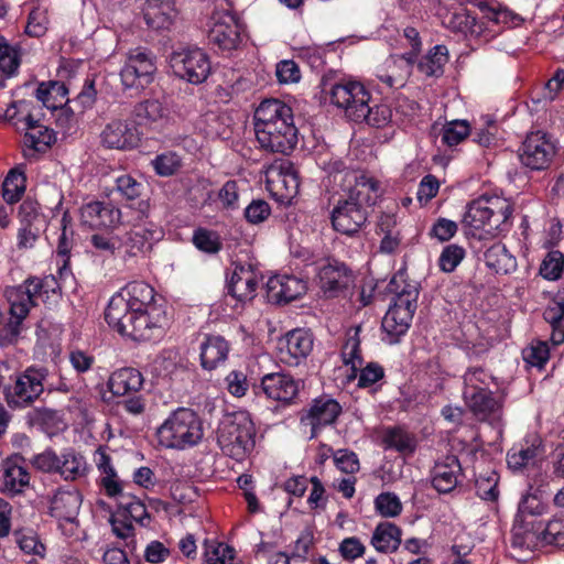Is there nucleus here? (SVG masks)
Here are the masks:
<instances>
[{
  "label": "nucleus",
  "mask_w": 564,
  "mask_h": 564,
  "mask_svg": "<svg viewBox=\"0 0 564 564\" xmlns=\"http://www.w3.org/2000/svg\"><path fill=\"white\" fill-rule=\"evenodd\" d=\"M105 321L121 336L139 343L160 340L170 323L155 290L143 281L129 282L110 297Z\"/></svg>",
  "instance_id": "1"
},
{
  "label": "nucleus",
  "mask_w": 564,
  "mask_h": 564,
  "mask_svg": "<svg viewBox=\"0 0 564 564\" xmlns=\"http://www.w3.org/2000/svg\"><path fill=\"white\" fill-rule=\"evenodd\" d=\"M253 129L263 152L289 156L296 149L299 129L294 123L293 109L280 99L260 102L253 113Z\"/></svg>",
  "instance_id": "2"
},
{
  "label": "nucleus",
  "mask_w": 564,
  "mask_h": 564,
  "mask_svg": "<svg viewBox=\"0 0 564 564\" xmlns=\"http://www.w3.org/2000/svg\"><path fill=\"white\" fill-rule=\"evenodd\" d=\"M10 303V317L0 334V348L14 345L22 330L23 321L30 314L32 307L56 303L62 297L61 284L54 274L43 278L29 275L21 284L7 290Z\"/></svg>",
  "instance_id": "3"
},
{
  "label": "nucleus",
  "mask_w": 564,
  "mask_h": 564,
  "mask_svg": "<svg viewBox=\"0 0 564 564\" xmlns=\"http://www.w3.org/2000/svg\"><path fill=\"white\" fill-rule=\"evenodd\" d=\"M347 174L354 177L355 185L349 188L347 197L334 206L330 221L335 231L352 237L366 225L379 197L380 183L371 176Z\"/></svg>",
  "instance_id": "4"
},
{
  "label": "nucleus",
  "mask_w": 564,
  "mask_h": 564,
  "mask_svg": "<svg viewBox=\"0 0 564 564\" xmlns=\"http://www.w3.org/2000/svg\"><path fill=\"white\" fill-rule=\"evenodd\" d=\"M254 437V423L246 411L226 413L217 429V444L221 452L237 462L253 451Z\"/></svg>",
  "instance_id": "5"
},
{
  "label": "nucleus",
  "mask_w": 564,
  "mask_h": 564,
  "mask_svg": "<svg viewBox=\"0 0 564 564\" xmlns=\"http://www.w3.org/2000/svg\"><path fill=\"white\" fill-rule=\"evenodd\" d=\"M161 445L166 448L184 449L197 445L203 438V425L195 411L178 408L158 429Z\"/></svg>",
  "instance_id": "6"
},
{
  "label": "nucleus",
  "mask_w": 564,
  "mask_h": 564,
  "mask_svg": "<svg viewBox=\"0 0 564 564\" xmlns=\"http://www.w3.org/2000/svg\"><path fill=\"white\" fill-rule=\"evenodd\" d=\"M512 207L507 202H492L480 197L470 202L463 217V224L475 230H482L489 236L509 231Z\"/></svg>",
  "instance_id": "7"
},
{
  "label": "nucleus",
  "mask_w": 564,
  "mask_h": 564,
  "mask_svg": "<svg viewBox=\"0 0 564 564\" xmlns=\"http://www.w3.org/2000/svg\"><path fill=\"white\" fill-rule=\"evenodd\" d=\"M245 25L227 0L214 3L210 14V29L208 43L221 53H230L239 48L242 43Z\"/></svg>",
  "instance_id": "8"
},
{
  "label": "nucleus",
  "mask_w": 564,
  "mask_h": 564,
  "mask_svg": "<svg viewBox=\"0 0 564 564\" xmlns=\"http://www.w3.org/2000/svg\"><path fill=\"white\" fill-rule=\"evenodd\" d=\"M8 118L15 126L23 124L25 133L23 135V155L26 159H37L39 154L46 153L56 141L53 129L43 126L40 118L29 110L26 101H19L7 111Z\"/></svg>",
  "instance_id": "9"
},
{
  "label": "nucleus",
  "mask_w": 564,
  "mask_h": 564,
  "mask_svg": "<svg viewBox=\"0 0 564 564\" xmlns=\"http://www.w3.org/2000/svg\"><path fill=\"white\" fill-rule=\"evenodd\" d=\"M319 86L322 93L329 95L330 102L343 109L345 116L354 122H359V118H365L364 111L367 105L372 102L370 91L360 82L333 83L330 76L324 75Z\"/></svg>",
  "instance_id": "10"
},
{
  "label": "nucleus",
  "mask_w": 564,
  "mask_h": 564,
  "mask_svg": "<svg viewBox=\"0 0 564 564\" xmlns=\"http://www.w3.org/2000/svg\"><path fill=\"white\" fill-rule=\"evenodd\" d=\"M46 367L30 366L17 373L12 384L4 388V399L10 409L31 406L45 391Z\"/></svg>",
  "instance_id": "11"
},
{
  "label": "nucleus",
  "mask_w": 564,
  "mask_h": 564,
  "mask_svg": "<svg viewBox=\"0 0 564 564\" xmlns=\"http://www.w3.org/2000/svg\"><path fill=\"white\" fill-rule=\"evenodd\" d=\"M556 154L557 145L553 137L540 130L528 133L518 149L520 164L529 172L550 170Z\"/></svg>",
  "instance_id": "12"
},
{
  "label": "nucleus",
  "mask_w": 564,
  "mask_h": 564,
  "mask_svg": "<svg viewBox=\"0 0 564 564\" xmlns=\"http://www.w3.org/2000/svg\"><path fill=\"white\" fill-rule=\"evenodd\" d=\"M301 380L290 372H269L252 386L256 395H264L275 402V409H285L299 403Z\"/></svg>",
  "instance_id": "13"
},
{
  "label": "nucleus",
  "mask_w": 564,
  "mask_h": 564,
  "mask_svg": "<svg viewBox=\"0 0 564 564\" xmlns=\"http://www.w3.org/2000/svg\"><path fill=\"white\" fill-rule=\"evenodd\" d=\"M170 65L175 76L193 85L204 83L212 70L209 56L199 47L174 52L171 55Z\"/></svg>",
  "instance_id": "14"
},
{
  "label": "nucleus",
  "mask_w": 564,
  "mask_h": 564,
  "mask_svg": "<svg viewBox=\"0 0 564 564\" xmlns=\"http://www.w3.org/2000/svg\"><path fill=\"white\" fill-rule=\"evenodd\" d=\"M527 529L523 534L513 533L512 545L524 546L535 538L538 541L555 546H564V513L556 514L547 521L524 520Z\"/></svg>",
  "instance_id": "15"
},
{
  "label": "nucleus",
  "mask_w": 564,
  "mask_h": 564,
  "mask_svg": "<svg viewBox=\"0 0 564 564\" xmlns=\"http://www.w3.org/2000/svg\"><path fill=\"white\" fill-rule=\"evenodd\" d=\"M162 229L153 221H143L119 236L120 257L127 262L152 249L154 241L161 239Z\"/></svg>",
  "instance_id": "16"
},
{
  "label": "nucleus",
  "mask_w": 564,
  "mask_h": 564,
  "mask_svg": "<svg viewBox=\"0 0 564 564\" xmlns=\"http://www.w3.org/2000/svg\"><path fill=\"white\" fill-rule=\"evenodd\" d=\"M156 72L155 56L148 50L132 51L120 72L126 88H144L154 79Z\"/></svg>",
  "instance_id": "17"
},
{
  "label": "nucleus",
  "mask_w": 564,
  "mask_h": 564,
  "mask_svg": "<svg viewBox=\"0 0 564 564\" xmlns=\"http://www.w3.org/2000/svg\"><path fill=\"white\" fill-rule=\"evenodd\" d=\"M314 347V335L308 328H294L281 336L276 343L279 359L290 366H299L310 356Z\"/></svg>",
  "instance_id": "18"
},
{
  "label": "nucleus",
  "mask_w": 564,
  "mask_h": 564,
  "mask_svg": "<svg viewBox=\"0 0 564 564\" xmlns=\"http://www.w3.org/2000/svg\"><path fill=\"white\" fill-rule=\"evenodd\" d=\"M142 132L132 121L113 119L100 133L101 144L107 149L133 150L141 143Z\"/></svg>",
  "instance_id": "19"
},
{
  "label": "nucleus",
  "mask_w": 564,
  "mask_h": 564,
  "mask_svg": "<svg viewBox=\"0 0 564 564\" xmlns=\"http://www.w3.org/2000/svg\"><path fill=\"white\" fill-rule=\"evenodd\" d=\"M343 408L337 400L322 395L312 401L301 421L307 422L311 426V438H314L324 427L335 424Z\"/></svg>",
  "instance_id": "20"
},
{
  "label": "nucleus",
  "mask_w": 564,
  "mask_h": 564,
  "mask_svg": "<svg viewBox=\"0 0 564 564\" xmlns=\"http://www.w3.org/2000/svg\"><path fill=\"white\" fill-rule=\"evenodd\" d=\"M464 469L459 458L446 455L435 463L431 470V485L441 495L453 492L464 479Z\"/></svg>",
  "instance_id": "21"
},
{
  "label": "nucleus",
  "mask_w": 564,
  "mask_h": 564,
  "mask_svg": "<svg viewBox=\"0 0 564 564\" xmlns=\"http://www.w3.org/2000/svg\"><path fill=\"white\" fill-rule=\"evenodd\" d=\"M230 343L218 334H203L199 340V365L204 370L213 371L228 359Z\"/></svg>",
  "instance_id": "22"
},
{
  "label": "nucleus",
  "mask_w": 564,
  "mask_h": 564,
  "mask_svg": "<svg viewBox=\"0 0 564 564\" xmlns=\"http://www.w3.org/2000/svg\"><path fill=\"white\" fill-rule=\"evenodd\" d=\"M259 285L257 272L251 264L236 263L226 289L227 294L239 302L251 301Z\"/></svg>",
  "instance_id": "23"
},
{
  "label": "nucleus",
  "mask_w": 564,
  "mask_h": 564,
  "mask_svg": "<svg viewBox=\"0 0 564 564\" xmlns=\"http://www.w3.org/2000/svg\"><path fill=\"white\" fill-rule=\"evenodd\" d=\"M80 218L91 229L113 228L121 221V210L111 203L93 200L82 207Z\"/></svg>",
  "instance_id": "24"
},
{
  "label": "nucleus",
  "mask_w": 564,
  "mask_h": 564,
  "mask_svg": "<svg viewBox=\"0 0 564 564\" xmlns=\"http://www.w3.org/2000/svg\"><path fill=\"white\" fill-rule=\"evenodd\" d=\"M318 278L323 292L328 297H335L348 290L352 272L345 263L334 260L321 268Z\"/></svg>",
  "instance_id": "25"
},
{
  "label": "nucleus",
  "mask_w": 564,
  "mask_h": 564,
  "mask_svg": "<svg viewBox=\"0 0 564 564\" xmlns=\"http://www.w3.org/2000/svg\"><path fill=\"white\" fill-rule=\"evenodd\" d=\"M306 282L292 274H276L267 282L268 297L278 303H290L306 292Z\"/></svg>",
  "instance_id": "26"
},
{
  "label": "nucleus",
  "mask_w": 564,
  "mask_h": 564,
  "mask_svg": "<svg viewBox=\"0 0 564 564\" xmlns=\"http://www.w3.org/2000/svg\"><path fill=\"white\" fill-rule=\"evenodd\" d=\"M466 405L479 421H498L502 412V402L497 399L492 391L482 390L477 393L463 395Z\"/></svg>",
  "instance_id": "27"
},
{
  "label": "nucleus",
  "mask_w": 564,
  "mask_h": 564,
  "mask_svg": "<svg viewBox=\"0 0 564 564\" xmlns=\"http://www.w3.org/2000/svg\"><path fill=\"white\" fill-rule=\"evenodd\" d=\"M30 484L28 469L12 459L0 466V492L10 497L22 494Z\"/></svg>",
  "instance_id": "28"
},
{
  "label": "nucleus",
  "mask_w": 564,
  "mask_h": 564,
  "mask_svg": "<svg viewBox=\"0 0 564 564\" xmlns=\"http://www.w3.org/2000/svg\"><path fill=\"white\" fill-rule=\"evenodd\" d=\"M144 383L142 372L133 367L115 370L108 378L107 387L113 397H122L140 392Z\"/></svg>",
  "instance_id": "29"
},
{
  "label": "nucleus",
  "mask_w": 564,
  "mask_h": 564,
  "mask_svg": "<svg viewBox=\"0 0 564 564\" xmlns=\"http://www.w3.org/2000/svg\"><path fill=\"white\" fill-rule=\"evenodd\" d=\"M466 2L479 9L481 19L486 21L485 28L489 24L501 26L497 32L502 29L520 26L524 21L520 14L500 6L494 7L487 1L466 0Z\"/></svg>",
  "instance_id": "30"
},
{
  "label": "nucleus",
  "mask_w": 564,
  "mask_h": 564,
  "mask_svg": "<svg viewBox=\"0 0 564 564\" xmlns=\"http://www.w3.org/2000/svg\"><path fill=\"white\" fill-rule=\"evenodd\" d=\"M82 501L78 490L58 489L50 500V514L58 520L73 522L79 512Z\"/></svg>",
  "instance_id": "31"
},
{
  "label": "nucleus",
  "mask_w": 564,
  "mask_h": 564,
  "mask_svg": "<svg viewBox=\"0 0 564 564\" xmlns=\"http://www.w3.org/2000/svg\"><path fill=\"white\" fill-rule=\"evenodd\" d=\"M176 17L174 0H147L143 7V18L147 25L153 30L169 29Z\"/></svg>",
  "instance_id": "32"
},
{
  "label": "nucleus",
  "mask_w": 564,
  "mask_h": 564,
  "mask_svg": "<svg viewBox=\"0 0 564 564\" xmlns=\"http://www.w3.org/2000/svg\"><path fill=\"white\" fill-rule=\"evenodd\" d=\"M131 116L137 128H156L166 120L169 109L159 99H145L133 106Z\"/></svg>",
  "instance_id": "33"
},
{
  "label": "nucleus",
  "mask_w": 564,
  "mask_h": 564,
  "mask_svg": "<svg viewBox=\"0 0 564 564\" xmlns=\"http://www.w3.org/2000/svg\"><path fill=\"white\" fill-rule=\"evenodd\" d=\"M411 324L412 318L408 317V312L388 310L381 322L382 341L389 345L399 344L408 334Z\"/></svg>",
  "instance_id": "34"
},
{
  "label": "nucleus",
  "mask_w": 564,
  "mask_h": 564,
  "mask_svg": "<svg viewBox=\"0 0 564 564\" xmlns=\"http://www.w3.org/2000/svg\"><path fill=\"white\" fill-rule=\"evenodd\" d=\"M113 498L117 500V509L120 511V514H124L131 521H134L143 528L150 525L152 518L148 512L147 506L140 498L130 492H126L122 486Z\"/></svg>",
  "instance_id": "35"
},
{
  "label": "nucleus",
  "mask_w": 564,
  "mask_h": 564,
  "mask_svg": "<svg viewBox=\"0 0 564 564\" xmlns=\"http://www.w3.org/2000/svg\"><path fill=\"white\" fill-rule=\"evenodd\" d=\"M484 262L496 274H511L518 268L517 258L501 242L494 243L484 252Z\"/></svg>",
  "instance_id": "36"
},
{
  "label": "nucleus",
  "mask_w": 564,
  "mask_h": 564,
  "mask_svg": "<svg viewBox=\"0 0 564 564\" xmlns=\"http://www.w3.org/2000/svg\"><path fill=\"white\" fill-rule=\"evenodd\" d=\"M402 530L392 522H380L375 528L371 545L380 553H394L402 542Z\"/></svg>",
  "instance_id": "37"
},
{
  "label": "nucleus",
  "mask_w": 564,
  "mask_h": 564,
  "mask_svg": "<svg viewBox=\"0 0 564 564\" xmlns=\"http://www.w3.org/2000/svg\"><path fill=\"white\" fill-rule=\"evenodd\" d=\"M57 474L67 481H74L87 475L89 467L85 457L74 448H65L59 454Z\"/></svg>",
  "instance_id": "38"
},
{
  "label": "nucleus",
  "mask_w": 564,
  "mask_h": 564,
  "mask_svg": "<svg viewBox=\"0 0 564 564\" xmlns=\"http://www.w3.org/2000/svg\"><path fill=\"white\" fill-rule=\"evenodd\" d=\"M448 48L444 44H437L431 47L423 55L416 65L417 70L427 76L438 78L444 74V67L448 62Z\"/></svg>",
  "instance_id": "39"
},
{
  "label": "nucleus",
  "mask_w": 564,
  "mask_h": 564,
  "mask_svg": "<svg viewBox=\"0 0 564 564\" xmlns=\"http://www.w3.org/2000/svg\"><path fill=\"white\" fill-rule=\"evenodd\" d=\"M410 76L408 64L402 61L398 62L393 56L386 61L384 67L377 74L379 82L391 89L404 87Z\"/></svg>",
  "instance_id": "40"
},
{
  "label": "nucleus",
  "mask_w": 564,
  "mask_h": 564,
  "mask_svg": "<svg viewBox=\"0 0 564 564\" xmlns=\"http://www.w3.org/2000/svg\"><path fill=\"white\" fill-rule=\"evenodd\" d=\"M449 25L458 32L475 36L482 35L485 31V21L465 7V0H460L458 10L452 14Z\"/></svg>",
  "instance_id": "41"
},
{
  "label": "nucleus",
  "mask_w": 564,
  "mask_h": 564,
  "mask_svg": "<svg viewBox=\"0 0 564 564\" xmlns=\"http://www.w3.org/2000/svg\"><path fill=\"white\" fill-rule=\"evenodd\" d=\"M95 463L102 474L100 486L108 497H115L122 484L117 479V473L111 464L110 455L99 447L95 453Z\"/></svg>",
  "instance_id": "42"
},
{
  "label": "nucleus",
  "mask_w": 564,
  "mask_h": 564,
  "mask_svg": "<svg viewBox=\"0 0 564 564\" xmlns=\"http://www.w3.org/2000/svg\"><path fill=\"white\" fill-rule=\"evenodd\" d=\"M68 95V88L63 82L48 80L39 84L35 90V97L42 105L51 110H56Z\"/></svg>",
  "instance_id": "43"
},
{
  "label": "nucleus",
  "mask_w": 564,
  "mask_h": 564,
  "mask_svg": "<svg viewBox=\"0 0 564 564\" xmlns=\"http://www.w3.org/2000/svg\"><path fill=\"white\" fill-rule=\"evenodd\" d=\"M382 442L386 448L394 449L404 455H412L417 446L415 436L402 426L387 427Z\"/></svg>",
  "instance_id": "44"
},
{
  "label": "nucleus",
  "mask_w": 564,
  "mask_h": 564,
  "mask_svg": "<svg viewBox=\"0 0 564 564\" xmlns=\"http://www.w3.org/2000/svg\"><path fill=\"white\" fill-rule=\"evenodd\" d=\"M364 116L365 118H359L358 123L366 122L372 128L381 129L390 123L399 124V120L393 118L391 106L384 102H369Z\"/></svg>",
  "instance_id": "45"
},
{
  "label": "nucleus",
  "mask_w": 564,
  "mask_h": 564,
  "mask_svg": "<svg viewBox=\"0 0 564 564\" xmlns=\"http://www.w3.org/2000/svg\"><path fill=\"white\" fill-rule=\"evenodd\" d=\"M359 333L360 326L356 327L354 334L348 336L341 349L344 364L346 366H351V373L348 376L349 380L357 378L358 367H361L364 364Z\"/></svg>",
  "instance_id": "46"
},
{
  "label": "nucleus",
  "mask_w": 564,
  "mask_h": 564,
  "mask_svg": "<svg viewBox=\"0 0 564 564\" xmlns=\"http://www.w3.org/2000/svg\"><path fill=\"white\" fill-rule=\"evenodd\" d=\"M539 445L532 443L512 446L507 454L508 467L514 471L522 470L534 462L538 456Z\"/></svg>",
  "instance_id": "47"
},
{
  "label": "nucleus",
  "mask_w": 564,
  "mask_h": 564,
  "mask_svg": "<svg viewBox=\"0 0 564 564\" xmlns=\"http://www.w3.org/2000/svg\"><path fill=\"white\" fill-rule=\"evenodd\" d=\"M21 64L20 50L0 34V76L3 80L14 75Z\"/></svg>",
  "instance_id": "48"
},
{
  "label": "nucleus",
  "mask_w": 564,
  "mask_h": 564,
  "mask_svg": "<svg viewBox=\"0 0 564 564\" xmlns=\"http://www.w3.org/2000/svg\"><path fill=\"white\" fill-rule=\"evenodd\" d=\"M21 64L20 50L0 34V76L3 80L14 75Z\"/></svg>",
  "instance_id": "49"
},
{
  "label": "nucleus",
  "mask_w": 564,
  "mask_h": 564,
  "mask_svg": "<svg viewBox=\"0 0 564 564\" xmlns=\"http://www.w3.org/2000/svg\"><path fill=\"white\" fill-rule=\"evenodd\" d=\"M192 242L200 252L207 254H217L224 247L220 235L215 230L204 227H198L194 230Z\"/></svg>",
  "instance_id": "50"
},
{
  "label": "nucleus",
  "mask_w": 564,
  "mask_h": 564,
  "mask_svg": "<svg viewBox=\"0 0 564 564\" xmlns=\"http://www.w3.org/2000/svg\"><path fill=\"white\" fill-rule=\"evenodd\" d=\"M463 395L488 390L494 377L482 367H469L464 376Z\"/></svg>",
  "instance_id": "51"
},
{
  "label": "nucleus",
  "mask_w": 564,
  "mask_h": 564,
  "mask_svg": "<svg viewBox=\"0 0 564 564\" xmlns=\"http://www.w3.org/2000/svg\"><path fill=\"white\" fill-rule=\"evenodd\" d=\"M109 522L113 534L118 539L123 540L127 547L134 550L137 541L133 521L124 514H120V511L117 509V511L110 516Z\"/></svg>",
  "instance_id": "52"
},
{
  "label": "nucleus",
  "mask_w": 564,
  "mask_h": 564,
  "mask_svg": "<svg viewBox=\"0 0 564 564\" xmlns=\"http://www.w3.org/2000/svg\"><path fill=\"white\" fill-rule=\"evenodd\" d=\"M471 133L470 126L466 120H453L446 122L441 129V141L448 148L456 147Z\"/></svg>",
  "instance_id": "53"
},
{
  "label": "nucleus",
  "mask_w": 564,
  "mask_h": 564,
  "mask_svg": "<svg viewBox=\"0 0 564 564\" xmlns=\"http://www.w3.org/2000/svg\"><path fill=\"white\" fill-rule=\"evenodd\" d=\"M26 176L24 171L14 167L9 171L3 182V196L9 203L18 202L24 194Z\"/></svg>",
  "instance_id": "54"
},
{
  "label": "nucleus",
  "mask_w": 564,
  "mask_h": 564,
  "mask_svg": "<svg viewBox=\"0 0 564 564\" xmlns=\"http://www.w3.org/2000/svg\"><path fill=\"white\" fill-rule=\"evenodd\" d=\"M419 294L420 291L417 284L404 285L402 291L398 293V296L393 297V303L389 306V310L408 312V317L413 319L414 313L417 308Z\"/></svg>",
  "instance_id": "55"
},
{
  "label": "nucleus",
  "mask_w": 564,
  "mask_h": 564,
  "mask_svg": "<svg viewBox=\"0 0 564 564\" xmlns=\"http://www.w3.org/2000/svg\"><path fill=\"white\" fill-rule=\"evenodd\" d=\"M564 273V254L558 250L549 251L539 268V274L547 281H557Z\"/></svg>",
  "instance_id": "56"
},
{
  "label": "nucleus",
  "mask_w": 564,
  "mask_h": 564,
  "mask_svg": "<svg viewBox=\"0 0 564 564\" xmlns=\"http://www.w3.org/2000/svg\"><path fill=\"white\" fill-rule=\"evenodd\" d=\"M13 536L20 550L25 554L37 555L42 558L45 556L46 547L32 529L15 530Z\"/></svg>",
  "instance_id": "57"
},
{
  "label": "nucleus",
  "mask_w": 564,
  "mask_h": 564,
  "mask_svg": "<svg viewBox=\"0 0 564 564\" xmlns=\"http://www.w3.org/2000/svg\"><path fill=\"white\" fill-rule=\"evenodd\" d=\"M236 551L232 546L214 540H205L204 561L206 564H223L227 561H234Z\"/></svg>",
  "instance_id": "58"
},
{
  "label": "nucleus",
  "mask_w": 564,
  "mask_h": 564,
  "mask_svg": "<svg viewBox=\"0 0 564 564\" xmlns=\"http://www.w3.org/2000/svg\"><path fill=\"white\" fill-rule=\"evenodd\" d=\"M28 422L32 426H39L44 431H48L58 426L61 421L59 412L54 409L41 406L33 408L28 412Z\"/></svg>",
  "instance_id": "59"
},
{
  "label": "nucleus",
  "mask_w": 564,
  "mask_h": 564,
  "mask_svg": "<svg viewBox=\"0 0 564 564\" xmlns=\"http://www.w3.org/2000/svg\"><path fill=\"white\" fill-rule=\"evenodd\" d=\"M498 482L499 475L495 470L479 475L475 480L476 495L486 501H497L499 498Z\"/></svg>",
  "instance_id": "60"
},
{
  "label": "nucleus",
  "mask_w": 564,
  "mask_h": 564,
  "mask_svg": "<svg viewBox=\"0 0 564 564\" xmlns=\"http://www.w3.org/2000/svg\"><path fill=\"white\" fill-rule=\"evenodd\" d=\"M375 509L383 518H395L402 512V502L394 492H381L375 499Z\"/></svg>",
  "instance_id": "61"
},
{
  "label": "nucleus",
  "mask_w": 564,
  "mask_h": 564,
  "mask_svg": "<svg viewBox=\"0 0 564 564\" xmlns=\"http://www.w3.org/2000/svg\"><path fill=\"white\" fill-rule=\"evenodd\" d=\"M18 217L22 226L46 227L45 216L36 202L25 199L19 206Z\"/></svg>",
  "instance_id": "62"
},
{
  "label": "nucleus",
  "mask_w": 564,
  "mask_h": 564,
  "mask_svg": "<svg viewBox=\"0 0 564 564\" xmlns=\"http://www.w3.org/2000/svg\"><path fill=\"white\" fill-rule=\"evenodd\" d=\"M522 355L527 364L543 369L550 359V348L545 340H534L523 349Z\"/></svg>",
  "instance_id": "63"
},
{
  "label": "nucleus",
  "mask_w": 564,
  "mask_h": 564,
  "mask_svg": "<svg viewBox=\"0 0 564 564\" xmlns=\"http://www.w3.org/2000/svg\"><path fill=\"white\" fill-rule=\"evenodd\" d=\"M143 189V183L129 174H122L115 181V192L127 200H134L139 198Z\"/></svg>",
  "instance_id": "64"
}]
</instances>
